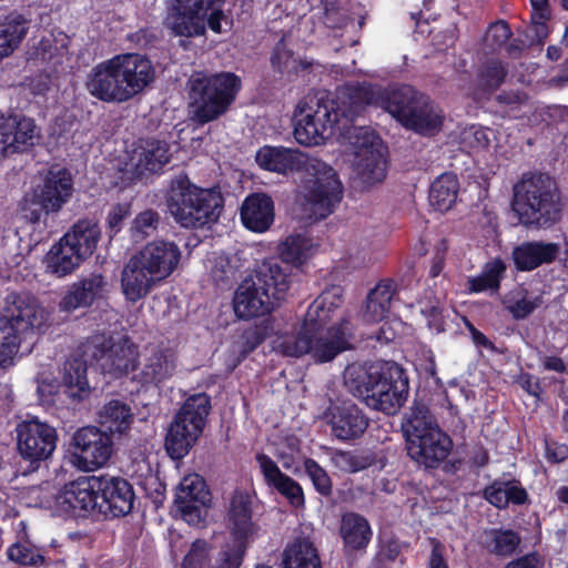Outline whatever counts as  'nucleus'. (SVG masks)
<instances>
[{
  "mask_svg": "<svg viewBox=\"0 0 568 568\" xmlns=\"http://www.w3.org/2000/svg\"><path fill=\"white\" fill-rule=\"evenodd\" d=\"M94 494L99 513L108 518H121L129 515L135 501L132 484L120 476H93Z\"/></svg>",
  "mask_w": 568,
  "mask_h": 568,
  "instance_id": "a211bd4d",
  "label": "nucleus"
},
{
  "mask_svg": "<svg viewBox=\"0 0 568 568\" xmlns=\"http://www.w3.org/2000/svg\"><path fill=\"white\" fill-rule=\"evenodd\" d=\"M511 36L513 32L508 22L498 20L489 24L486 32V42L493 51H496L504 47Z\"/></svg>",
  "mask_w": 568,
  "mask_h": 568,
  "instance_id": "e2e57ef3",
  "label": "nucleus"
},
{
  "mask_svg": "<svg viewBox=\"0 0 568 568\" xmlns=\"http://www.w3.org/2000/svg\"><path fill=\"white\" fill-rule=\"evenodd\" d=\"M506 268V263L500 257H496L487 262L479 276L469 278L467 284H500Z\"/></svg>",
  "mask_w": 568,
  "mask_h": 568,
  "instance_id": "680f3d73",
  "label": "nucleus"
},
{
  "mask_svg": "<svg viewBox=\"0 0 568 568\" xmlns=\"http://www.w3.org/2000/svg\"><path fill=\"white\" fill-rule=\"evenodd\" d=\"M59 387L72 400L81 402L91 394L88 363L82 356H70L59 368Z\"/></svg>",
  "mask_w": 568,
  "mask_h": 568,
  "instance_id": "c756f323",
  "label": "nucleus"
},
{
  "mask_svg": "<svg viewBox=\"0 0 568 568\" xmlns=\"http://www.w3.org/2000/svg\"><path fill=\"white\" fill-rule=\"evenodd\" d=\"M353 139L352 144L355 149V156H363L368 154V152L386 149L383 145L382 139L372 129L366 126L355 128Z\"/></svg>",
  "mask_w": 568,
  "mask_h": 568,
  "instance_id": "4d7b16f0",
  "label": "nucleus"
},
{
  "mask_svg": "<svg viewBox=\"0 0 568 568\" xmlns=\"http://www.w3.org/2000/svg\"><path fill=\"white\" fill-rule=\"evenodd\" d=\"M93 476L65 484L54 496L52 509L64 518H84L97 508Z\"/></svg>",
  "mask_w": 568,
  "mask_h": 568,
  "instance_id": "4be33fe9",
  "label": "nucleus"
},
{
  "mask_svg": "<svg viewBox=\"0 0 568 568\" xmlns=\"http://www.w3.org/2000/svg\"><path fill=\"white\" fill-rule=\"evenodd\" d=\"M303 467L315 491L322 497H331L333 495V481L326 469L311 457L304 459Z\"/></svg>",
  "mask_w": 568,
  "mask_h": 568,
  "instance_id": "603ef678",
  "label": "nucleus"
},
{
  "mask_svg": "<svg viewBox=\"0 0 568 568\" xmlns=\"http://www.w3.org/2000/svg\"><path fill=\"white\" fill-rule=\"evenodd\" d=\"M224 4L225 0H171L163 26L173 37H203L206 29L221 33L222 22L227 23Z\"/></svg>",
  "mask_w": 568,
  "mask_h": 568,
  "instance_id": "1a4fd4ad",
  "label": "nucleus"
},
{
  "mask_svg": "<svg viewBox=\"0 0 568 568\" xmlns=\"http://www.w3.org/2000/svg\"><path fill=\"white\" fill-rule=\"evenodd\" d=\"M381 91L378 90V92ZM321 98L326 105L332 104L338 123L342 120L353 122L366 105L374 103L381 105L379 93L368 83H345L338 87L334 93L328 92Z\"/></svg>",
  "mask_w": 568,
  "mask_h": 568,
  "instance_id": "412c9836",
  "label": "nucleus"
},
{
  "mask_svg": "<svg viewBox=\"0 0 568 568\" xmlns=\"http://www.w3.org/2000/svg\"><path fill=\"white\" fill-rule=\"evenodd\" d=\"M511 210L526 227L548 229L561 216L560 194L548 174L524 175L514 185Z\"/></svg>",
  "mask_w": 568,
  "mask_h": 568,
  "instance_id": "39448f33",
  "label": "nucleus"
},
{
  "mask_svg": "<svg viewBox=\"0 0 568 568\" xmlns=\"http://www.w3.org/2000/svg\"><path fill=\"white\" fill-rule=\"evenodd\" d=\"M255 161L261 169L280 174L300 171L305 166L297 150L284 146L264 145L256 152Z\"/></svg>",
  "mask_w": 568,
  "mask_h": 568,
  "instance_id": "c9c22d12",
  "label": "nucleus"
},
{
  "mask_svg": "<svg viewBox=\"0 0 568 568\" xmlns=\"http://www.w3.org/2000/svg\"><path fill=\"white\" fill-rule=\"evenodd\" d=\"M212 505V494L203 477L197 474L185 476L179 484L174 506L181 518L191 526L205 521Z\"/></svg>",
  "mask_w": 568,
  "mask_h": 568,
  "instance_id": "6ab92c4d",
  "label": "nucleus"
},
{
  "mask_svg": "<svg viewBox=\"0 0 568 568\" xmlns=\"http://www.w3.org/2000/svg\"><path fill=\"white\" fill-rule=\"evenodd\" d=\"M508 75V64L499 59H488L477 72L479 87L484 91H496Z\"/></svg>",
  "mask_w": 568,
  "mask_h": 568,
  "instance_id": "09e8293b",
  "label": "nucleus"
},
{
  "mask_svg": "<svg viewBox=\"0 0 568 568\" xmlns=\"http://www.w3.org/2000/svg\"><path fill=\"white\" fill-rule=\"evenodd\" d=\"M178 364L176 349L161 343L144 356L141 368L133 375V381L143 388L160 387L175 375Z\"/></svg>",
  "mask_w": 568,
  "mask_h": 568,
  "instance_id": "5701e85b",
  "label": "nucleus"
},
{
  "mask_svg": "<svg viewBox=\"0 0 568 568\" xmlns=\"http://www.w3.org/2000/svg\"><path fill=\"white\" fill-rule=\"evenodd\" d=\"M332 104L326 105L322 98L316 101V108L308 106L307 110L297 105L294 113V139L304 146H314L324 143L333 129L338 124L334 115Z\"/></svg>",
  "mask_w": 568,
  "mask_h": 568,
  "instance_id": "2eb2a0df",
  "label": "nucleus"
},
{
  "mask_svg": "<svg viewBox=\"0 0 568 568\" xmlns=\"http://www.w3.org/2000/svg\"><path fill=\"white\" fill-rule=\"evenodd\" d=\"M386 149L383 151L368 152L363 156H355V171L365 183L373 184L382 182L386 176L387 161Z\"/></svg>",
  "mask_w": 568,
  "mask_h": 568,
  "instance_id": "a18cd8bd",
  "label": "nucleus"
},
{
  "mask_svg": "<svg viewBox=\"0 0 568 568\" xmlns=\"http://www.w3.org/2000/svg\"><path fill=\"white\" fill-rule=\"evenodd\" d=\"M20 212L22 216L31 224L39 223L43 217L54 213L49 210V204L38 194L36 189L31 193H27L21 203Z\"/></svg>",
  "mask_w": 568,
  "mask_h": 568,
  "instance_id": "5fc2aeb1",
  "label": "nucleus"
},
{
  "mask_svg": "<svg viewBox=\"0 0 568 568\" xmlns=\"http://www.w3.org/2000/svg\"><path fill=\"white\" fill-rule=\"evenodd\" d=\"M136 154L135 171L140 175L162 173L172 158L169 143L156 138L141 139Z\"/></svg>",
  "mask_w": 568,
  "mask_h": 568,
  "instance_id": "f704fd0d",
  "label": "nucleus"
},
{
  "mask_svg": "<svg viewBox=\"0 0 568 568\" xmlns=\"http://www.w3.org/2000/svg\"><path fill=\"white\" fill-rule=\"evenodd\" d=\"M422 314L425 316L427 326L432 332L436 334L445 332L446 322L443 315V307L438 301L423 306Z\"/></svg>",
  "mask_w": 568,
  "mask_h": 568,
  "instance_id": "69168bd1",
  "label": "nucleus"
},
{
  "mask_svg": "<svg viewBox=\"0 0 568 568\" xmlns=\"http://www.w3.org/2000/svg\"><path fill=\"white\" fill-rule=\"evenodd\" d=\"M293 54L294 52L287 48L284 38L280 39L274 45L271 55V64L273 69L277 70L280 73H283L293 59Z\"/></svg>",
  "mask_w": 568,
  "mask_h": 568,
  "instance_id": "338daca9",
  "label": "nucleus"
},
{
  "mask_svg": "<svg viewBox=\"0 0 568 568\" xmlns=\"http://www.w3.org/2000/svg\"><path fill=\"white\" fill-rule=\"evenodd\" d=\"M114 61L129 100L142 93L154 81L155 70L146 55L122 53L114 55Z\"/></svg>",
  "mask_w": 568,
  "mask_h": 568,
  "instance_id": "a878e982",
  "label": "nucleus"
},
{
  "mask_svg": "<svg viewBox=\"0 0 568 568\" xmlns=\"http://www.w3.org/2000/svg\"><path fill=\"white\" fill-rule=\"evenodd\" d=\"M402 432L408 457L424 469H438L453 450L452 437L425 404L414 403L402 422Z\"/></svg>",
  "mask_w": 568,
  "mask_h": 568,
  "instance_id": "7ed1b4c3",
  "label": "nucleus"
},
{
  "mask_svg": "<svg viewBox=\"0 0 568 568\" xmlns=\"http://www.w3.org/2000/svg\"><path fill=\"white\" fill-rule=\"evenodd\" d=\"M211 408V397L206 393L190 395L183 402L164 438V448L172 459L184 458L195 446L204 430Z\"/></svg>",
  "mask_w": 568,
  "mask_h": 568,
  "instance_id": "9d476101",
  "label": "nucleus"
},
{
  "mask_svg": "<svg viewBox=\"0 0 568 568\" xmlns=\"http://www.w3.org/2000/svg\"><path fill=\"white\" fill-rule=\"evenodd\" d=\"M520 535L510 528H488L483 531L481 547L489 555L508 558L519 548Z\"/></svg>",
  "mask_w": 568,
  "mask_h": 568,
  "instance_id": "ea45409f",
  "label": "nucleus"
},
{
  "mask_svg": "<svg viewBox=\"0 0 568 568\" xmlns=\"http://www.w3.org/2000/svg\"><path fill=\"white\" fill-rule=\"evenodd\" d=\"M458 191L457 175L450 172L443 173L430 185V204L438 211H448L456 202Z\"/></svg>",
  "mask_w": 568,
  "mask_h": 568,
  "instance_id": "79ce46f5",
  "label": "nucleus"
},
{
  "mask_svg": "<svg viewBox=\"0 0 568 568\" xmlns=\"http://www.w3.org/2000/svg\"><path fill=\"white\" fill-rule=\"evenodd\" d=\"M6 554L10 561L23 567H38L45 561L44 556L30 540L13 542Z\"/></svg>",
  "mask_w": 568,
  "mask_h": 568,
  "instance_id": "8fccbe9b",
  "label": "nucleus"
},
{
  "mask_svg": "<svg viewBox=\"0 0 568 568\" xmlns=\"http://www.w3.org/2000/svg\"><path fill=\"white\" fill-rule=\"evenodd\" d=\"M101 424L108 429V433H123L126 430L133 420L131 407L120 400L111 399L104 406L100 414Z\"/></svg>",
  "mask_w": 568,
  "mask_h": 568,
  "instance_id": "c03bdc74",
  "label": "nucleus"
},
{
  "mask_svg": "<svg viewBox=\"0 0 568 568\" xmlns=\"http://www.w3.org/2000/svg\"><path fill=\"white\" fill-rule=\"evenodd\" d=\"M30 21L21 13L10 12L0 21V61L10 57L26 38Z\"/></svg>",
  "mask_w": 568,
  "mask_h": 568,
  "instance_id": "4c0bfd02",
  "label": "nucleus"
},
{
  "mask_svg": "<svg viewBox=\"0 0 568 568\" xmlns=\"http://www.w3.org/2000/svg\"><path fill=\"white\" fill-rule=\"evenodd\" d=\"M321 418L329 427L331 436L342 443L362 438L369 426L365 410L352 400H331Z\"/></svg>",
  "mask_w": 568,
  "mask_h": 568,
  "instance_id": "dca6fc26",
  "label": "nucleus"
},
{
  "mask_svg": "<svg viewBox=\"0 0 568 568\" xmlns=\"http://www.w3.org/2000/svg\"><path fill=\"white\" fill-rule=\"evenodd\" d=\"M93 356L102 361V368L108 374L119 378L136 369L139 351L133 343L124 339L98 349Z\"/></svg>",
  "mask_w": 568,
  "mask_h": 568,
  "instance_id": "c85d7f7f",
  "label": "nucleus"
},
{
  "mask_svg": "<svg viewBox=\"0 0 568 568\" xmlns=\"http://www.w3.org/2000/svg\"><path fill=\"white\" fill-rule=\"evenodd\" d=\"M345 385L368 407L387 415L395 414L405 404L409 393L406 371L393 361H379L367 368L347 367Z\"/></svg>",
  "mask_w": 568,
  "mask_h": 568,
  "instance_id": "f03ea898",
  "label": "nucleus"
},
{
  "mask_svg": "<svg viewBox=\"0 0 568 568\" xmlns=\"http://www.w3.org/2000/svg\"><path fill=\"white\" fill-rule=\"evenodd\" d=\"M313 244L302 234L288 235L278 246L282 262L294 266L304 264L311 256Z\"/></svg>",
  "mask_w": 568,
  "mask_h": 568,
  "instance_id": "de8ad7c7",
  "label": "nucleus"
},
{
  "mask_svg": "<svg viewBox=\"0 0 568 568\" xmlns=\"http://www.w3.org/2000/svg\"><path fill=\"white\" fill-rule=\"evenodd\" d=\"M506 485V500H508V506L516 505L521 506L529 503V495L525 487L518 479L505 480Z\"/></svg>",
  "mask_w": 568,
  "mask_h": 568,
  "instance_id": "774afa93",
  "label": "nucleus"
},
{
  "mask_svg": "<svg viewBox=\"0 0 568 568\" xmlns=\"http://www.w3.org/2000/svg\"><path fill=\"white\" fill-rule=\"evenodd\" d=\"M4 312L0 315V368L12 365L21 344H33L34 335L45 326L44 310L29 295H8Z\"/></svg>",
  "mask_w": 568,
  "mask_h": 568,
  "instance_id": "423d86ee",
  "label": "nucleus"
},
{
  "mask_svg": "<svg viewBox=\"0 0 568 568\" xmlns=\"http://www.w3.org/2000/svg\"><path fill=\"white\" fill-rule=\"evenodd\" d=\"M62 237L69 244V250L75 251L77 256L85 261L98 247L101 229L97 221L81 219Z\"/></svg>",
  "mask_w": 568,
  "mask_h": 568,
  "instance_id": "e433bc0d",
  "label": "nucleus"
},
{
  "mask_svg": "<svg viewBox=\"0 0 568 568\" xmlns=\"http://www.w3.org/2000/svg\"><path fill=\"white\" fill-rule=\"evenodd\" d=\"M112 449V435L95 426H84L72 436L71 462L80 470L92 471L108 463Z\"/></svg>",
  "mask_w": 568,
  "mask_h": 568,
  "instance_id": "4468645a",
  "label": "nucleus"
},
{
  "mask_svg": "<svg viewBox=\"0 0 568 568\" xmlns=\"http://www.w3.org/2000/svg\"><path fill=\"white\" fill-rule=\"evenodd\" d=\"M274 202L265 193H252L241 206V221L243 225L255 233L267 231L274 222Z\"/></svg>",
  "mask_w": 568,
  "mask_h": 568,
  "instance_id": "473e14b6",
  "label": "nucleus"
},
{
  "mask_svg": "<svg viewBox=\"0 0 568 568\" xmlns=\"http://www.w3.org/2000/svg\"><path fill=\"white\" fill-rule=\"evenodd\" d=\"M16 433L17 452L32 470L51 458L57 448V429L38 418L22 420L17 425Z\"/></svg>",
  "mask_w": 568,
  "mask_h": 568,
  "instance_id": "ddd939ff",
  "label": "nucleus"
},
{
  "mask_svg": "<svg viewBox=\"0 0 568 568\" xmlns=\"http://www.w3.org/2000/svg\"><path fill=\"white\" fill-rule=\"evenodd\" d=\"M77 255L75 251L69 250V244L61 237L47 255L48 267L60 277L71 274L84 261Z\"/></svg>",
  "mask_w": 568,
  "mask_h": 568,
  "instance_id": "37998d69",
  "label": "nucleus"
},
{
  "mask_svg": "<svg viewBox=\"0 0 568 568\" xmlns=\"http://www.w3.org/2000/svg\"><path fill=\"white\" fill-rule=\"evenodd\" d=\"M223 203L220 191L195 185L185 172L170 180L165 194L166 207L182 227H203L216 222Z\"/></svg>",
  "mask_w": 568,
  "mask_h": 568,
  "instance_id": "20e7f679",
  "label": "nucleus"
},
{
  "mask_svg": "<svg viewBox=\"0 0 568 568\" xmlns=\"http://www.w3.org/2000/svg\"><path fill=\"white\" fill-rule=\"evenodd\" d=\"M544 291L515 286L503 298L504 307L515 320H524L542 304Z\"/></svg>",
  "mask_w": 568,
  "mask_h": 568,
  "instance_id": "58836bf2",
  "label": "nucleus"
},
{
  "mask_svg": "<svg viewBox=\"0 0 568 568\" xmlns=\"http://www.w3.org/2000/svg\"><path fill=\"white\" fill-rule=\"evenodd\" d=\"M339 536L346 554H364L372 540L373 530L363 515L351 511L342 516Z\"/></svg>",
  "mask_w": 568,
  "mask_h": 568,
  "instance_id": "72a5a7b5",
  "label": "nucleus"
},
{
  "mask_svg": "<svg viewBox=\"0 0 568 568\" xmlns=\"http://www.w3.org/2000/svg\"><path fill=\"white\" fill-rule=\"evenodd\" d=\"M36 123L24 115L0 118V160L23 153L34 145Z\"/></svg>",
  "mask_w": 568,
  "mask_h": 568,
  "instance_id": "393cba45",
  "label": "nucleus"
},
{
  "mask_svg": "<svg viewBox=\"0 0 568 568\" xmlns=\"http://www.w3.org/2000/svg\"><path fill=\"white\" fill-rule=\"evenodd\" d=\"M38 194L49 204V210L58 213L69 202L73 193V179L68 169H50L41 185L36 187Z\"/></svg>",
  "mask_w": 568,
  "mask_h": 568,
  "instance_id": "7c9ffc66",
  "label": "nucleus"
},
{
  "mask_svg": "<svg viewBox=\"0 0 568 568\" xmlns=\"http://www.w3.org/2000/svg\"><path fill=\"white\" fill-rule=\"evenodd\" d=\"M161 223L159 212L146 209L139 212L132 221L130 233L134 241H144L156 233Z\"/></svg>",
  "mask_w": 568,
  "mask_h": 568,
  "instance_id": "3c124183",
  "label": "nucleus"
},
{
  "mask_svg": "<svg viewBox=\"0 0 568 568\" xmlns=\"http://www.w3.org/2000/svg\"><path fill=\"white\" fill-rule=\"evenodd\" d=\"M560 253V245L552 242L527 241L514 247L511 257L518 271L527 272L542 264L552 263Z\"/></svg>",
  "mask_w": 568,
  "mask_h": 568,
  "instance_id": "2f4dec72",
  "label": "nucleus"
},
{
  "mask_svg": "<svg viewBox=\"0 0 568 568\" xmlns=\"http://www.w3.org/2000/svg\"><path fill=\"white\" fill-rule=\"evenodd\" d=\"M191 120L204 125L223 116L242 90V80L234 72L192 75L186 84Z\"/></svg>",
  "mask_w": 568,
  "mask_h": 568,
  "instance_id": "0eeeda50",
  "label": "nucleus"
},
{
  "mask_svg": "<svg viewBox=\"0 0 568 568\" xmlns=\"http://www.w3.org/2000/svg\"><path fill=\"white\" fill-rule=\"evenodd\" d=\"M484 498L497 509H505L508 507L506 500V485L505 480L496 479L484 488Z\"/></svg>",
  "mask_w": 568,
  "mask_h": 568,
  "instance_id": "0e129e2a",
  "label": "nucleus"
},
{
  "mask_svg": "<svg viewBox=\"0 0 568 568\" xmlns=\"http://www.w3.org/2000/svg\"><path fill=\"white\" fill-rule=\"evenodd\" d=\"M181 250L174 243L158 240L149 243L142 256H133L122 271L121 284H156L178 267Z\"/></svg>",
  "mask_w": 568,
  "mask_h": 568,
  "instance_id": "f8f14e48",
  "label": "nucleus"
},
{
  "mask_svg": "<svg viewBox=\"0 0 568 568\" xmlns=\"http://www.w3.org/2000/svg\"><path fill=\"white\" fill-rule=\"evenodd\" d=\"M239 270L225 255L214 257L210 270V277L214 284H239ZM292 284L290 276L285 273L276 258L264 260L257 263L248 275L240 284Z\"/></svg>",
  "mask_w": 568,
  "mask_h": 568,
  "instance_id": "f3484780",
  "label": "nucleus"
},
{
  "mask_svg": "<svg viewBox=\"0 0 568 568\" xmlns=\"http://www.w3.org/2000/svg\"><path fill=\"white\" fill-rule=\"evenodd\" d=\"M255 460L268 487L274 488L278 494L284 496L292 507L303 508L305 506V496L302 486L295 479L284 474L268 455L257 453Z\"/></svg>",
  "mask_w": 568,
  "mask_h": 568,
  "instance_id": "bb28decb",
  "label": "nucleus"
},
{
  "mask_svg": "<svg viewBox=\"0 0 568 568\" xmlns=\"http://www.w3.org/2000/svg\"><path fill=\"white\" fill-rule=\"evenodd\" d=\"M75 290L67 294L60 302L63 311L71 312L79 307L91 306L100 297L103 286H74Z\"/></svg>",
  "mask_w": 568,
  "mask_h": 568,
  "instance_id": "864d4df0",
  "label": "nucleus"
},
{
  "mask_svg": "<svg viewBox=\"0 0 568 568\" xmlns=\"http://www.w3.org/2000/svg\"><path fill=\"white\" fill-rule=\"evenodd\" d=\"M267 337L265 326L254 325L244 329L240 336L236 365L242 363L253 353Z\"/></svg>",
  "mask_w": 568,
  "mask_h": 568,
  "instance_id": "6e6d98bb",
  "label": "nucleus"
},
{
  "mask_svg": "<svg viewBox=\"0 0 568 568\" xmlns=\"http://www.w3.org/2000/svg\"><path fill=\"white\" fill-rule=\"evenodd\" d=\"M381 106L404 128L423 135L442 130L444 116L429 95L413 85L400 84L379 92Z\"/></svg>",
  "mask_w": 568,
  "mask_h": 568,
  "instance_id": "6e6552de",
  "label": "nucleus"
},
{
  "mask_svg": "<svg viewBox=\"0 0 568 568\" xmlns=\"http://www.w3.org/2000/svg\"><path fill=\"white\" fill-rule=\"evenodd\" d=\"M89 93L106 103L128 102L129 95L120 78L114 57L94 65L87 81Z\"/></svg>",
  "mask_w": 568,
  "mask_h": 568,
  "instance_id": "b1692460",
  "label": "nucleus"
},
{
  "mask_svg": "<svg viewBox=\"0 0 568 568\" xmlns=\"http://www.w3.org/2000/svg\"><path fill=\"white\" fill-rule=\"evenodd\" d=\"M290 286H237L233 297L236 317L251 320L264 316L280 306Z\"/></svg>",
  "mask_w": 568,
  "mask_h": 568,
  "instance_id": "aec40b11",
  "label": "nucleus"
},
{
  "mask_svg": "<svg viewBox=\"0 0 568 568\" xmlns=\"http://www.w3.org/2000/svg\"><path fill=\"white\" fill-rule=\"evenodd\" d=\"M132 205L129 202L113 204L105 217V233L112 240L124 226L126 219L131 216Z\"/></svg>",
  "mask_w": 568,
  "mask_h": 568,
  "instance_id": "bf43d9fd",
  "label": "nucleus"
},
{
  "mask_svg": "<svg viewBox=\"0 0 568 568\" xmlns=\"http://www.w3.org/2000/svg\"><path fill=\"white\" fill-rule=\"evenodd\" d=\"M343 286L326 288L308 306L300 332L282 342L283 354L301 357L310 354L316 363H327L344 351L351 349L347 322L327 326L334 312L342 305Z\"/></svg>",
  "mask_w": 568,
  "mask_h": 568,
  "instance_id": "f257e3e1",
  "label": "nucleus"
},
{
  "mask_svg": "<svg viewBox=\"0 0 568 568\" xmlns=\"http://www.w3.org/2000/svg\"><path fill=\"white\" fill-rule=\"evenodd\" d=\"M247 548L248 545L242 541L230 540L222 547L213 568H240Z\"/></svg>",
  "mask_w": 568,
  "mask_h": 568,
  "instance_id": "13d9d810",
  "label": "nucleus"
},
{
  "mask_svg": "<svg viewBox=\"0 0 568 568\" xmlns=\"http://www.w3.org/2000/svg\"><path fill=\"white\" fill-rule=\"evenodd\" d=\"M283 568H322L317 549L306 538H297L283 552Z\"/></svg>",
  "mask_w": 568,
  "mask_h": 568,
  "instance_id": "a19ab883",
  "label": "nucleus"
},
{
  "mask_svg": "<svg viewBox=\"0 0 568 568\" xmlns=\"http://www.w3.org/2000/svg\"><path fill=\"white\" fill-rule=\"evenodd\" d=\"M308 175L303 186V209L308 219L321 221L328 217L343 200L344 186L337 172L320 159L305 162Z\"/></svg>",
  "mask_w": 568,
  "mask_h": 568,
  "instance_id": "9b49d317",
  "label": "nucleus"
},
{
  "mask_svg": "<svg viewBox=\"0 0 568 568\" xmlns=\"http://www.w3.org/2000/svg\"><path fill=\"white\" fill-rule=\"evenodd\" d=\"M210 544L205 539H195L184 556L181 568H205L210 562Z\"/></svg>",
  "mask_w": 568,
  "mask_h": 568,
  "instance_id": "052dcab7",
  "label": "nucleus"
},
{
  "mask_svg": "<svg viewBox=\"0 0 568 568\" xmlns=\"http://www.w3.org/2000/svg\"><path fill=\"white\" fill-rule=\"evenodd\" d=\"M227 524L231 540L250 544L257 526L253 521L252 497L248 493L237 489L234 491L227 510Z\"/></svg>",
  "mask_w": 568,
  "mask_h": 568,
  "instance_id": "cd10ccee",
  "label": "nucleus"
},
{
  "mask_svg": "<svg viewBox=\"0 0 568 568\" xmlns=\"http://www.w3.org/2000/svg\"><path fill=\"white\" fill-rule=\"evenodd\" d=\"M396 288L397 286H374L366 298L364 318L368 322H381L389 312Z\"/></svg>",
  "mask_w": 568,
  "mask_h": 568,
  "instance_id": "49530a36",
  "label": "nucleus"
}]
</instances>
